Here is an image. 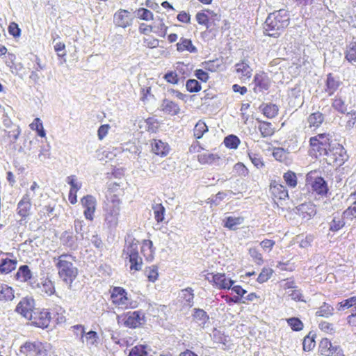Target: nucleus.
I'll return each instance as SVG.
<instances>
[{
	"instance_id": "obj_1",
	"label": "nucleus",
	"mask_w": 356,
	"mask_h": 356,
	"mask_svg": "<svg viewBox=\"0 0 356 356\" xmlns=\"http://www.w3.org/2000/svg\"><path fill=\"white\" fill-rule=\"evenodd\" d=\"M76 257L70 253H63L53 258L59 278L70 289L77 279L79 270L76 266Z\"/></svg>"
},
{
	"instance_id": "obj_2",
	"label": "nucleus",
	"mask_w": 356,
	"mask_h": 356,
	"mask_svg": "<svg viewBox=\"0 0 356 356\" xmlns=\"http://www.w3.org/2000/svg\"><path fill=\"white\" fill-rule=\"evenodd\" d=\"M117 184H113L108 190L106 200L104 204V221L108 227L115 228L119 222L121 200L119 195L114 194L115 188L118 187Z\"/></svg>"
},
{
	"instance_id": "obj_3",
	"label": "nucleus",
	"mask_w": 356,
	"mask_h": 356,
	"mask_svg": "<svg viewBox=\"0 0 356 356\" xmlns=\"http://www.w3.org/2000/svg\"><path fill=\"white\" fill-rule=\"evenodd\" d=\"M289 15L284 10H279L270 13L265 22L266 34L270 37H278L289 26Z\"/></svg>"
},
{
	"instance_id": "obj_4",
	"label": "nucleus",
	"mask_w": 356,
	"mask_h": 356,
	"mask_svg": "<svg viewBox=\"0 0 356 356\" xmlns=\"http://www.w3.org/2000/svg\"><path fill=\"white\" fill-rule=\"evenodd\" d=\"M309 154L316 159L325 156L334 143L329 134H318L309 138Z\"/></svg>"
},
{
	"instance_id": "obj_5",
	"label": "nucleus",
	"mask_w": 356,
	"mask_h": 356,
	"mask_svg": "<svg viewBox=\"0 0 356 356\" xmlns=\"http://www.w3.org/2000/svg\"><path fill=\"white\" fill-rule=\"evenodd\" d=\"M116 320L119 325L130 329L140 328L146 323L145 314L141 309L117 315Z\"/></svg>"
},
{
	"instance_id": "obj_6",
	"label": "nucleus",
	"mask_w": 356,
	"mask_h": 356,
	"mask_svg": "<svg viewBox=\"0 0 356 356\" xmlns=\"http://www.w3.org/2000/svg\"><path fill=\"white\" fill-rule=\"evenodd\" d=\"M112 304L122 309H132L137 307L136 302L130 300L127 291L121 286H113L110 290Z\"/></svg>"
},
{
	"instance_id": "obj_7",
	"label": "nucleus",
	"mask_w": 356,
	"mask_h": 356,
	"mask_svg": "<svg viewBox=\"0 0 356 356\" xmlns=\"http://www.w3.org/2000/svg\"><path fill=\"white\" fill-rule=\"evenodd\" d=\"M138 241L135 238L132 240L129 245H126L123 250V254L125 259H129L130 264L129 269L131 272L140 271L143 266V259L140 257L138 251Z\"/></svg>"
},
{
	"instance_id": "obj_8",
	"label": "nucleus",
	"mask_w": 356,
	"mask_h": 356,
	"mask_svg": "<svg viewBox=\"0 0 356 356\" xmlns=\"http://www.w3.org/2000/svg\"><path fill=\"white\" fill-rule=\"evenodd\" d=\"M279 291L283 295H288L291 300L300 302L303 301L302 291L296 284L293 277H289L281 280L278 283Z\"/></svg>"
},
{
	"instance_id": "obj_9",
	"label": "nucleus",
	"mask_w": 356,
	"mask_h": 356,
	"mask_svg": "<svg viewBox=\"0 0 356 356\" xmlns=\"http://www.w3.org/2000/svg\"><path fill=\"white\" fill-rule=\"evenodd\" d=\"M346 151L339 143H334L324 159L328 165L341 166L346 161Z\"/></svg>"
},
{
	"instance_id": "obj_10",
	"label": "nucleus",
	"mask_w": 356,
	"mask_h": 356,
	"mask_svg": "<svg viewBox=\"0 0 356 356\" xmlns=\"http://www.w3.org/2000/svg\"><path fill=\"white\" fill-rule=\"evenodd\" d=\"M19 352L24 356H47V343L39 340L26 341L19 347Z\"/></svg>"
},
{
	"instance_id": "obj_11",
	"label": "nucleus",
	"mask_w": 356,
	"mask_h": 356,
	"mask_svg": "<svg viewBox=\"0 0 356 356\" xmlns=\"http://www.w3.org/2000/svg\"><path fill=\"white\" fill-rule=\"evenodd\" d=\"M205 279L216 289L220 290L230 289L234 280L226 276L224 273H209Z\"/></svg>"
},
{
	"instance_id": "obj_12",
	"label": "nucleus",
	"mask_w": 356,
	"mask_h": 356,
	"mask_svg": "<svg viewBox=\"0 0 356 356\" xmlns=\"http://www.w3.org/2000/svg\"><path fill=\"white\" fill-rule=\"evenodd\" d=\"M80 203L83 210L85 218L92 222L95 217L97 202L96 198L92 195H86L80 199Z\"/></svg>"
},
{
	"instance_id": "obj_13",
	"label": "nucleus",
	"mask_w": 356,
	"mask_h": 356,
	"mask_svg": "<svg viewBox=\"0 0 356 356\" xmlns=\"http://www.w3.org/2000/svg\"><path fill=\"white\" fill-rule=\"evenodd\" d=\"M31 324L42 329L47 328L51 322V314L48 309H36L29 318Z\"/></svg>"
},
{
	"instance_id": "obj_14",
	"label": "nucleus",
	"mask_w": 356,
	"mask_h": 356,
	"mask_svg": "<svg viewBox=\"0 0 356 356\" xmlns=\"http://www.w3.org/2000/svg\"><path fill=\"white\" fill-rule=\"evenodd\" d=\"M318 353L322 356H345L342 348L334 345L327 338H323L318 344Z\"/></svg>"
},
{
	"instance_id": "obj_15",
	"label": "nucleus",
	"mask_w": 356,
	"mask_h": 356,
	"mask_svg": "<svg viewBox=\"0 0 356 356\" xmlns=\"http://www.w3.org/2000/svg\"><path fill=\"white\" fill-rule=\"evenodd\" d=\"M168 26L165 25L163 20H160L158 26H153L146 23H140L138 27V31L144 35H150L152 32H154L158 36L165 38L168 32Z\"/></svg>"
},
{
	"instance_id": "obj_16",
	"label": "nucleus",
	"mask_w": 356,
	"mask_h": 356,
	"mask_svg": "<svg viewBox=\"0 0 356 356\" xmlns=\"http://www.w3.org/2000/svg\"><path fill=\"white\" fill-rule=\"evenodd\" d=\"M310 177L307 176V182L310 185L312 191L321 197H326L329 188L327 182L322 177H316L313 180H309Z\"/></svg>"
},
{
	"instance_id": "obj_17",
	"label": "nucleus",
	"mask_w": 356,
	"mask_h": 356,
	"mask_svg": "<svg viewBox=\"0 0 356 356\" xmlns=\"http://www.w3.org/2000/svg\"><path fill=\"white\" fill-rule=\"evenodd\" d=\"M149 146L151 152L161 158L166 157L171 151L170 145L160 139L150 140Z\"/></svg>"
},
{
	"instance_id": "obj_18",
	"label": "nucleus",
	"mask_w": 356,
	"mask_h": 356,
	"mask_svg": "<svg viewBox=\"0 0 356 356\" xmlns=\"http://www.w3.org/2000/svg\"><path fill=\"white\" fill-rule=\"evenodd\" d=\"M35 300L31 297L23 298L17 305L15 312L26 318H29L34 312Z\"/></svg>"
},
{
	"instance_id": "obj_19",
	"label": "nucleus",
	"mask_w": 356,
	"mask_h": 356,
	"mask_svg": "<svg viewBox=\"0 0 356 356\" xmlns=\"http://www.w3.org/2000/svg\"><path fill=\"white\" fill-rule=\"evenodd\" d=\"M270 192L275 202L285 200L289 198V193L286 188L276 180L270 181Z\"/></svg>"
},
{
	"instance_id": "obj_20",
	"label": "nucleus",
	"mask_w": 356,
	"mask_h": 356,
	"mask_svg": "<svg viewBox=\"0 0 356 356\" xmlns=\"http://www.w3.org/2000/svg\"><path fill=\"white\" fill-rule=\"evenodd\" d=\"M253 83L254 92H263L269 89L270 81L266 72H259L255 74Z\"/></svg>"
},
{
	"instance_id": "obj_21",
	"label": "nucleus",
	"mask_w": 356,
	"mask_h": 356,
	"mask_svg": "<svg viewBox=\"0 0 356 356\" xmlns=\"http://www.w3.org/2000/svg\"><path fill=\"white\" fill-rule=\"evenodd\" d=\"M31 197L28 193L24 194L17 204V213L23 219L27 218L31 210Z\"/></svg>"
},
{
	"instance_id": "obj_22",
	"label": "nucleus",
	"mask_w": 356,
	"mask_h": 356,
	"mask_svg": "<svg viewBox=\"0 0 356 356\" xmlns=\"http://www.w3.org/2000/svg\"><path fill=\"white\" fill-rule=\"evenodd\" d=\"M299 216L305 220H309L316 214V205L312 202H305L297 207Z\"/></svg>"
},
{
	"instance_id": "obj_23",
	"label": "nucleus",
	"mask_w": 356,
	"mask_h": 356,
	"mask_svg": "<svg viewBox=\"0 0 356 356\" xmlns=\"http://www.w3.org/2000/svg\"><path fill=\"white\" fill-rule=\"evenodd\" d=\"M191 318L194 323L204 328L209 321V316L204 309L195 308L193 311Z\"/></svg>"
},
{
	"instance_id": "obj_24",
	"label": "nucleus",
	"mask_w": 356,
	"mask_h": 356,
	"mask_svg": "<svg viewBox=\"0 0 356 356\" xmlns=\"http://www.w3.org/2000/svg\"><path fill=\"white\" fill-rule=\"evenodd\" d=\"M235 70L241 80H248L252 76V69L245 60L237 63L235 65Z\"/></svg>"
},
{
	"instance_id": "obj_25",
	"label": "nucleus",
	"mask_w": 356,
	"mask_h": 356,
	"mask_svg": "<svg viewBox=\"0 0 356 356\" xmlns=\"http://www.w3.org/2000/svg\"><path fill=\"white\" fill-rule=\"evenodd\" d=\"M177 51L179 52L187 51L191 54L197 52V47L193 44L192 40L188 38L181 37L179 41L176 44Z\"/></svg>"
},
{
	"instance_id": "obj_26",
	"label": "nucleus",
	"mask_w": 356,
	"mask_h": 356,
	"mask_svg": "<svg viewBox=\"0 0 356 356\" xmlns=\"http://www.w3.org/2000/svg\"><path fill=\"white\" fill-rule=\"evenodd\" d=\"M261 113L268 119L275 118L279 113V107L277 104L273 103H262L259 107Z\"/></svg>"
},
{
	"instance_id": "obj_27",
	"label": "nucleus",
	"mask_w": 356,
	"mask_h": 356,
	"mask_svg": "<svg viewBox=\"0 0 356 356\" xmlns=\"http://www.w3.org/2000/svg\"><path fill=\"white\" fill-rule=\"evenodd\" d=\"M325 120L324 115L320 111L311 113L307 118L309 128L314 131L319 128Z\"/></svg>"
},
{
	"instance_id": "obj_28",
	"label": "nucleus",
	"mask_w": 356,
	"mask_h": 356,
	"mask_svg": "<svg viewBox=\"0 0 356 356\" xmlns=\"http://www.w3.org/2000/svg\"><path fill=\"white\" fill-rule=\"evenodd\" d=\"M114 21L118 26L126 28L131 24L129 13L126 10H120L114 15Z\"/></svg>"
},
{
	"instance_id": "obj_29",
	"label": "nucleus",
	"mask_w": 356,
	"mask_h": 356,
	"mask_svg": "<svg viewBox=\"0 0 356 356\" xmlns=\"http://www.w3.org/2000/svg\"><path fill=\"white\" fill-rule=\"evenodd\" d=\"M341 83L339 80L336 79L332 73H329L327 75L325 90L329 96H332L339 89Z\"/></svg>"
},
{
	"instance_id": "obj_30",
	"label": "nucleus",
	"mask_w": 356,
	"mask_h": 356,
	"mask_svg": "<svg viewBox=\"0 0 356 356\" xmlns=\"http://www.w3.org/2000/svg\"><path fill=\"white\" fill-rule=\"evenodd\" d=\"M259 125L258 129L263 138L271 137L275 133V129L272 123L268 121L257 119Z\"/></svg>"
},
{
	"instance_id": "obj_31",
	"label": "nucleus",
	"mask_w": 356,
	"mask_h": 356,
	"mask_svg": "<svg viewBox=\"0 0 356 356\" xmlns=\"http://www.w3.org/2000/svg\"><path fill=\"white\" fill-rule=\"evenodd\" d=\"M17 265V259L3 258L0 261V273L7 275L15 270Z\"/></svg>"
},
{
	"instance_id": "obj_32",
	"label": "nucleus",
	"mask_w": 356,
	"mask_h": 356,
	"mask_svg": "<svg viewBox=\"0 0 356 356\" xmlns=\"http://www.w3.org/2000/svg\"><path fill=\"white\" fill-rule=\"evenodd\" d=\"M243 222L244 218L242 216H228L223 220V226L229 230H236Z\"/></svg>"
},
{
	"instance_id": "obj_33",
	"label": "nucleus",
	"mask_w": 356,
	"mask_h": 356,
	"mask_svg": "<svg viewBox=\"0 0 356 356\" xmlns=\"http://www.w3.org/2000/svg\"><path fill=\"white\" fill-rule=\"evenodd\" d=\"M15 277L17 280L26 282L32 277V273L27 265H22L18 268Z\"/></svg>"
},
{
	"instance_id": "obj_34",
	"label": "nucleus",
	"mask_w": 356,
	"mask_h": 356,
	"mask_svg": "<svg viewBox=\"0 0 356 356\" xmlns=\"http://www.w3.org/2000/svg\"><path fill=\"white\" fill-rule=\"evenodd\" d=\"M273 155L274 158L284 164L289 165L291 163L289 153L283 148H277L274 150Z\"/></svg>"
},
{
	"instance_id": "obj_35",
	"label": "nucleus",
	"mask_w": 356,
	"mask_h": 356,
	"mask_svg": "<svg viewBox=\"0 0 356 356\" xmlns=\"http://www.w3.org/2000/svg\"><path fill=\"white\" fill-rule=\"evenodd\" d=\"M153 243L151 240L145 239L142 242L141 253L147 260L154 258Z\"/></svg>"
},
{
	"instance_id": "obj_36",
	"label": "nucleus",
	"mask_w": 356,
	"mask_h": 356,
	"mask_svg": "<svg viewBox=\"0 0 356 356\" xmlns=\"http://www.w3.org/2000/svg\"><path fill=\"white\" fill-rule=\"evenodd\" d=\"M217 154H201L197 156V161L202 165H212L220 160Z\"/></svg>"
},
{
	"instance_id": "obj_37",
	"label": "nucleus",
	"mask_w": 356,
	"mask_h": 356,
	"mask_svg": "<svg viewBox=\"0 0 356 356\" xmlns=\"http://www.w3.org/2000/svg\"><path fill=\"white\" fill-rule=\"evenodd\" d=\"M344 55L348 62H356V41H351L346 45Z\"/></svg>"
},
{
	"instance_id": "obj_38",
	"label": "nucleus",
	"mask_w": 356,
	"mask_h": 356,
	"mask_svg": "<svg viewBox=\"0 0 356 356\" xmlns=\"http://www.w3.org/2000/svg\"><path fill=\"white\" fill-rule=\"evenodd\" d=\"M180 297L181 299V302H184V305L188 306L189 307H193L194 293L193 289L191 287H187L184 289H182L181 291Z\"/></svg>"
},
{
	"instance_id": "obj_39",
	"label": "nucleus",
	"mask_w": 356,
	"mask_h": 356,
	"mask_svg": "<svg viewBox=\"0 0 356 356\" xmlns=\"http://www.w3.org/2000/svg\"><path fill=\"white\" fill-rule=\"evenodd\" d=\"M330 225V231L332 232H336L342 229L345 225V222L343 218L339 214L334 216L332 220L329 223Z\"/></svg>"
},
{
	"instance_id": "obj_40",
	"label": "nucleus",
	"mask_w": 356,
	"mask_h": 356,
	"mask_svg": "<svg viewBox=\"0 0 356 356\" xmlns=\"http://www.w3.org/2000/svg\"><path fill=\"white\" fill-rule=\"evenodd\" d=\"M283 179L289 188H294L298 185V178L296 172L292 170H288L283 175Z\"/></svg>"
},
{
	"instance_id": "obj_41",
	"label": "nucleus",
	"mask_w": 356,
	"mask_h": 356,
	"mask_svg": "<svg viewBox=\"0 0 356 356\" xmlns=\"http://www.w3.org/2000/svg\"><path fill=\"white\" fill-rule=\"evenodd\" d=\"M14 297L13 289L7 284H1L0 287V300H12Z\"/></svg>"
},
{
	"instance_id": "obj_42",
	"label": "nucleus",
	"mask_w": 356,
	"mask_h": 356,
	"mask_svg": "<svg viewBox=\"0 0 356 356\" xmlns=\"http://www.w3.org/2000/svg\"><path fill=\"white\" fill-rule=\"evenodd\" d=\"M334 308L332 305L327 302H323L321 306H320L318 310L316 312V316L329 318L332 316L334 314Z\"/></svg>"
},
{
	"instance_id": "obj_43",
	"label": "nucleus",
	"mask_w": 356,
	"mask_h": 356,
	"mask_svg": "<svg viewBox=\"0 0 356 356\" xmlns=\"http://www.w3.org/2000/svg\"><path fill=\"white\" fill-rule=\"evenodd\" d=\"M163 106V110L171 115H177L180 111L179 105L173 101L165 100Z\"/></svg>"
},
{
	"instance_id": "obj_44",
	"label": "nucleus",
	"mask_w": 356,
	"mask_h": 356,
	"mask_svg": "<svg viewBox=\"0 0 356 356\" xmlns=\"http://www.w3.org/2000/svg\"><path fill=\"white\" fill-rule=\"evenodd\" d=\"M315 334L309 332V334L305 336L302 341V348L305 351H311L316 346L315 341Z\"/></svg>"
},
{
	"instance_id": "obj_45",
	"label": "nucleus",
	"mask_w": 356,
	"mask_h": 356,
	"mask_svg": "<svg viewBox=\"0 0 356 356\" xmlns=\"http://www.w3.org/2000/svg\"><path fill=\"white\" fill-rule=\"evenodd\" d=\"M145 275L149 282H155L159 276L158 266L152 265L145 268Z\"/></svg>"
},
{
	"instance_id": "obj_46",
	"label": "nucleus",
	"mask_w": 356,
	"mask_h": 356,
	"mask_svg": "<svg viewBox=\"0 0 356 356\" xmlns=\"http://www.w3.org/2000/svg\"><path fill=\"white\" fill-rule=\"evenodd\" d=\"M29 127L31 130L37 132L38 136L41 138L46 137V132L44 129L42 122L39 118H35L33 122L30 124Z\"/></svg>"
},
{
	"instance_id": "obj_47",
	"label": "nucleus",
	"mask_w": 356,
	"mask_h": 356,
	"mask_svg": "<svg viewBox=\"0 0 356 356\" xmlns=\"http://www.w3.org/2000/svg\"><path fill=\"white\" fill-rule=\"evenodd\" d=\"M208 131V127L202 120H199L193 129V136L197 139H200Z\"/></svg>"
},
{
	"instance_id": "obj_48",
	"label": "nucleus",
	"mask_w": 356,
	"mask_h": 356,
	"mask_svg": "<svg viewBox=\"0 0 356 356\" xmlns=\"http://www.w3.org/2000/svg\"><path fill=\"white\" fill-rule=\"evenodd\" d=\"M332 107L340 113H345L347 111V106L344 100L339 96H336L332 99Z\"/></svg>"
},
{
	"instance_id": "obj_49",
	"label": "nucleus",
	"mask_w": 356,
	"mask_h": 356,
	"mask_svg": "<svg viewBox=\"0 0 356 356\" xmlns=\"http://www.w3.org/2000/svg\"><path fill=\"white\" fill-rule=\"evenodd\" d=\"M274 270L270 268L264 267L259 274L257 282L263 284L268 282L273 276Z\"/></svg>"
},
{
	"instance_id": "obj_50",
	"label": "nucleus",
	"mask_w": 356,
	"mask_h": 356,
	"mask_svg": "<svg viewBox=\"0 0 356 356\" xmlns=\"http://www.w3.org/2000/svg\"><path fill=\"white\" fill-rule=\"evenodd\" d=\"M207 13H213L212 11L209 10H204L200 12H198L195 15V19L197 23L200 25L205 26L206 27H209V17Z\"/></svg>"
},
{
	"instance_id": "obj_51",
	"label": "nucleus",
	"mask_w": 356,
	"mask_h": 356,
	"mask_svg": "<svg viewBox=\"0 0 356 356\" xmlns=\"http://www.w3.org/2000/svg\"><path fill=\"white\" fill-rule=\"evenodd\" d=\"M241 143V140L238 136L235 135H229L226 136L224 139V144L226 147L229 149H236L238 148V145Z\"/></svg>"
},
{
	"instance_id": "obj_52",
	"label": "nucleus",
	"mask_w": 356,
	"mask_h": 356,
	"mask_svg": "<svg viewBox=\"0 0 356 356\" xmlns=\"http://www.w3.org/2000/svg\"><path fill=\"white\" fill-rule=\"evenodd\" d=\"M155 220L159 223L163 221L165 209L162 204H156L152 206Z\"/></svg>"
},
{
	"instance_id": "obj_53",
	"label": "nucleus",
	"mask_w": 356,
	"mask_h": 356,
	"mask_svg": "<svg viewBox=\"0 0 356 356\" xmlns=\"http://www.w3.org/2000/svg\"><path fill=\"white\" fill-rule=\"evenodd\" d=\"M248 154L251 162L256 168H261L264 167V161L260 154L248 151Z\"/></svg>"
},
{
	"instance_id": "obj_54",
	"label": "nucleus",
	"mask_w": 356,
	"mask_h": 356,
	"mask_svg": "<svg viewBox=\"0 0 356 356\" xmlns=\"http://www.w3.org/2000/svg\"><path fill=\"white\" fill-rule=\"evenodd\" d=\"M42 291L47 296H51L56 292L54 283L49 278L44 279L42 282Z\"/></svg>"
},
{
	"instance_id": "obj_55",
	"label": "nucleus",
	"mask_w": 356,
	"mask_h": 356,
	"mask_svg": "<svg viewBox=\"0 0 356 356\" xmlns=\"http://www.w3.org/2000/svg\"><path fill=\"white\" fill-rule=\"evenodd\" d=\"M354 197L355 201L351 206L348 207L343 213L344 218L349 220L356 218V191L352 194Z\"/></svg>"
},
{
	"instance_id": "obj_56",
	"label": "nucleus",
	"mask_w": 356,
	"mask_h": 356,
	"mask_svg": "<svg viewBox=\"0 0 356 356\" xmlns=\"http://www.w3.org/2000/svg\"><path fill=\"white\" fill-rule=\"evenodd\" d=\"M136 16L138 19L145 21H151L154 19V14L149 10L140 8L136 10Z\"/></svg>"
},
{
	"instance_id": "obj_57",
	"label": "nucleus",
	"mask_w": 356,
	"mask_h": 356,
	"mask_svg": "<svg viewBox=\"0 0 356 356\" xmlns=\"http://www.w3.org/2000/svg\"><path fill=\"white\" fill-rule=\"evenodd\" d=\"M288 325L291 330L295 332L301 331L304 327V324L300 319L296 317H292L286 319Z\"/></svg>"
},
{
	"instance_id": "obj_58",
	"label": "nucleus",
	"mask_w": 356,
	"mask_h": 356,
	"mask_svg": "<svg viewBox=\"0 0 356 356\" xmlns=\"http://www.w3.org/2000/svg\"><path fill=\"white\" fill-rule=\"evenodd\" d=\"M143 42V45L149 49H155L159 46V40L151 35L145 36Z\"/></svg>"
},
{
	"instance_id": "obj_59",
	"label": "nucleus",
	"mask_w": 356,
	"mask_h": 356,
	"mask_svg": "<svg viewBox=\"0 0 356 356\" xmlns=\"http://www.w3.org/2000/svg\"><path fill=\"white\" fill-rule=\"evenodd\" d=\"M320 330L325 334L332 335L335 333V327L333 323L322 321L318 323Z\"/></svg>"
},
{
	"instance_id": "obj_60",
	"label": "nucleus",
	"mask_w": 356,
	"mask_h": 356,
	"mask_svg": "<svg viewBox=\"0 0 356 356\" xmlns=\"http://www.w3.org/2000/svg\"><path fill=\"white\" fill-rule=\"evenodd\" d=\"M147 346L137 345L133 347L128 356H147Z\"/></svg>"
},
{
	"instance_id": "obj_61",
	"label": "nucleus",
	"mask_w": 356,
	"mask_h": 356,
	"mask_svg": "<svg viewBox=\"0 0 356 356\" xmlns=\"http://www.w3.org/2000/svg\"><path fill=\"white\" fill-rule=\"evenodd\" d=\"M354 307L356 309V296L342 300L338 303V310Z\"/></svg>"
},
{
	"instance_id": "obj_62",
	"label": "nucleus",
	"mask_w": 356,
	"mask_h": 356,
	"mask_svg": "<svg viewBox=\"0 0 356 356\" xmlns=\"http://www.w3.org/2000/svg\"><path fill=\"white\" fill-rule=\"evenodd\" d=\"M248 252L256 264L261 265L264 263L263 256L256 248H250Z\"/></svg>"
},
{
	"instance_id": "obj_63",
	"label": "nucleus",
	"mask_w": 356,
	"mask_h": 356,
	"mask_svg": "<svg viewBox=\"0 0 356 356\" xmlns=\"http://www.w3.org/2000/svg\"><path fill=\"white\" fill-rule=\"evenodd\" d=\"M146 128L148 132L156 133L159 129V122L154 118H148L146 120Z\"/></svg>"
},
{
	"instance_id": "obj_64",
	"label": "nucleus",
	"mask_w": 356,
	"mask_h": 356,
	"mask_svg": "<svg viewBox=\"0 0 356 356\" xmlns=\"http://www.w3.org/2000/svg\"><path fill=\"white\" fill-rule=\"evenodd\" d=\"M186 87L190 92H197L202 89L200 83L196 79H188L186 81Z\"/></svg>"
}]
</instances>
